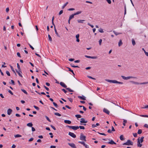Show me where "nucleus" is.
Returning a JSON list of instances; mask_svg holds the SVG:
<instances>
[{"instance_id":"61","label":"nucleus","mask_w":148,"mask_h":148,"mask_svg":"<svg viewBox=\"0 0 148 148\" xmlns=\"http://www.w3.org/2000/svg\"><path fill=\"white\" fill-rule=\"evenodd\" d=\"M144 127H145L148 128V125L147 124H145L144 125Z\"/></svg>"},{"instance_id":"42","label":"nucleus","mask_w":148,"mask_h":148,"mask_svg":"<svg viewBox=\"0 0 148 148\" xmlns=\"http://www.w3.org/2000/svg\"><path fill=\"white\" fill-rule=\"evenodd\" d=\"M34 108H35L37 110H39V108L38 107H37L35 106H34Z\"/></svg>"},{"instance_id":"27","label":"nucleus","mask_w":148,"mask_h":148,"mask_svg":"<svg viewBox=\"0 0 148 148\" xmlns=\"http://www.w3.org/2000/svg\"><path fill=\"white\" fill-rule=\"evenodd\" d=\"M48 38H49V40L50 42H52V39L51 37V36H50V35L49 34H48Z\"/></svg>"},{"instance_id":"51","label":"nucleus","mask_w":148,"mask_h":148,"mask_svg":"<svg viewBox=\"0 0 148 148\" xmlns=\"http://www.w3.org/2000/svg\"><path fill=\"white\" fill-rule=\"evenodd\" d=\"M63 12V10H60L59 12V15H60Z\"/></svg>"},{"instance_id":"17","label":"nucleus","mask_w":148,"mask_h":148,"mask_svg":"<svg viewBox=\"0 0 148 148\" xmlns=\"http://www.w3.org/2000/svg\"><path fill=\"white\" fill-rule=\"evenodd\" d=\"M130 82L133 84H140V83H138V82H135L133 81H131Z\"/></svg>"},{"instance_id":"57","label":"nucleus","mask_w":148,"mask_h":148,"mask_svg":"<svg viewBox=\"0 0 148 148\" xmlns=\"http://www.w3.org/2000/svg\"><path fill=\"white\" fill-rule=\"evenodd\" d=\"M29 45L30 47L32 49L34 50V48L31 45L29 44H28Z\"/></svg>"},{"instance_id":"52","label":"nucleus","mask_w":148,"mask_h":148,"mask_svg":"<svg viewBox=\"0 0 148 148\" xmlns=\"http://www.w3.org/2000/svg\"><path fill=\"white\" fill-rule=\"evenodd\" d=\"M50 126L54 130H56V128L54 126L52 125H51Z\"/></svg>"},{"instance_id":"19","label":"nucleus","mask_w":148,"mask_h":148,"mask_svg":"<svg viewBox=\"0 0 148 148\" xmlns=\"http://www.w3.org/2000/svg\"><path fill=\"white\" fill-rule=\"evenodd\" d=\"M54 16H53L52 17V24L54 26V27L55 28V27H56L55 25V24H54V22H53V20L54 19Z\"/></svg>"},{"instance_id":"49","label":"nucleus","mask_w":148,"mask_h":148,"mask_svg":"<svg viewBox=\"0 0 148 148\" xmlns=\"http://www.w3.org/2000/svg\"><path fill=\"white\" fill-rule=\"evenodd\" d=\"M45 118H46V119H47L48 121H49V122H51V121L50 120V119H49V118H48V117L47 116H45Z\"/></svg>"},{"instance_id":"13","label":"nucleus","mask_w":148,"mask_h":148,"mask_svg":"<svg viewBox=\"0 0 148 148\" xmlns=\"http://www.w3.org/2000/svg\"><path fill=\"white\" fill-rule=\"evenodd\" d=\"M78 98L80 99L83 100H86V98L84 96H78Z\"/></svg>"},{"instance_id":"1","label":"nucleus","mask_w":148,"mask_h":148,"mask_svg":"<svg viewBox=\"0 0 148 148\" xmlns=\"http://www.w3.org/2000/svg\"><path fill=\"white\" fill-rule=\"evenodd\" d=\"M106 81L110 83H112L114 84H123V83L122 82H118L116 80H111L108 79H106Z\"/></svg>"},{"instance_id":"59","label":"nucleus","mask_w":148,"mask_h":148,"mask_svg":"<svg viewBox=\"0 0 148 148\" xmlns=\"http://www.w3.org/2000/svg\"><path fill=\"white\" fill-rule=\"evenodd\" d=\"M75 10V9L74 8H71L69 9H68V10L69 11H73V10Z\"/></svg>"},{"instance_id":"29","label":"nucleus","mask_w":148,"mask_h":148,"mask_svg":"<svg viewBox=\"0 0 148 148\" xmlns=\"http://www.w3.org/2000/svg\"><path fill=\"white\" fill-rule=\"evenodd\" d=\"M85 20H77V21L78 23H83V21H84Z\"/></svg>"},{"instance_id":"34","label":"nucleus","mask_w":148,"mask_h":148,"mask_svg":"<svg viewBox=\"0 0 148 148\" xmlns=\"http://www.w3.org/2000/svg\"><path fill=\"white\" fill-rule=\"evenodd\" d=\"M76 117L77 118H79L81 117L82 116L81 115L79 114H76L75 115Z\"/></svg>"},{"instance_id":"2","label":"nucleus","mask_w":148,"mask_h":148,"mask_svg":"<svg viewBox=\"0 0 148 148\" xmlns=\"http://www.w3.org/2000/svg\"><path fill=\"white\" fill-rule=\"evenodd\" d=\"M133 143L130 140H128L127 141L123 143V145H133Z\"/></svg>"},{"instance_id":"47","label":"nucleus","mask_w":148,"mask_h":148,"mask_svg":"<svg viewBox=\"0 0 148 148\" xmlns=\"http://www.w3.org/2000/svg\"><path fill=\"white\" fill-rule=\"evenodd\" d=\"M10 68H11V69L12 70V71H13L14 73H15V71L14 70V69H13V67H12V66H11V65H10Z\"/></svg>"},{"instance_id":"8","label":"nucleus","mask_w":148,"mask_h":148,"mask_svg":"<svg viewBox=\"0 0 148 148\" xmlns=\"http://www.w3.org/2000/svg\"><path fill=\"white\" fill-rule=\"evenodd\" d=\"M137 146L138 147H141L142 146V144L140 143V140L139 139V138L137 140Z\"/></svg>"},{"instance_id":"46","label":"nucleus","mask_w":148,"mask_h":148,"mask_svg":"<svg viewBox=\"0 0 148 148\" xmlns=\"http://www.w3.org/2000/svg\"><path fill=\"white\" fill-rule=\"evenodd\" d=\"M11 84H12L13 85H15L14 82V80H11ZM10 83L11 84L10 82Z\"/></svg>"},{"instance_id":"32","label":"nucleus","mask_w":148,"mask_h":148,"mask_svg":"<svg viewBox=\"0 0 148 148\" xmlns=\"http://www.w3.org/2000/svg\"><path fill=\"white\" fill-rule=\"evenodd\" d=\"M142 130H140V129H139L138 130V134H141L142 133Z\"/></svg>"},{"instance_id":"16","label":"nucleus","mask_w":148,"mask_h":148,"mask_svg":"<svg viewBox=\"0 0 148 148\" xmlns=\"http://www.w3.org/2000/svg\"><path fill=\"white\" fill-rule=\"evenodd\" d=\"M75 16V15H74V14H73L71 15H70L69 17V20H71L74 17V16Z\"/></svg>"},{"instance_id":"54","label":"nucleus","mask_w":148,"mask_h":148,"mask_svg":"<svg viewBox=\"0 0 148 148\" xmlns=\"http://www.w3.org/2000/svg\"><path fill=\"white\" fill-rule=\"evenodd\" d=\"M44 87L47 90V91H49V88H47V87L46 86H45L44 85Z\"/></svg>"},{"instance_id":"6","label":"nucleus","mask_w":148,"mask_h":148,"mask_svg":"<svg viewBox=\"0 0 148 148\" xmlns=\"http://www.w3.org/2000/svg\"><path fill=\"white\" fill-rule=\"evenodd\" d=\"M69 135L73 138H75L76 137V135L74 133L71 132H69Z\"/></svg>"},{"instance_id":"12","label":"nucleus","mask_w":148,"mask_h":148,"mask_svg":"<svg viewBox=\"0 0 148 148\" xmlns=\"http://www.w3.org/2000/svg\"><path fill=\"white\" fill-rule=\"evenodd\" d=\"M80 123H87L88 121H85V119L84 118H81L80 121Z\"/></svg>"},{"instance_id":"50","label":"nucleus","mask_w":148,"mask_h":148,"mask_svg":"<svg viewBox=\"0 0 148 148\" xmlns=\"http://www.w3.org/2000/svg\"><path fill=\"white\" fill-rule=\"evenodd\" d=\"M148 84V83H147V82H144L143 83H140V84Z\"/></svg>"},{"instance_id":"21","label":"nucleus","mask_w":148,"mask_h":148,"mask_svg":"<svg viewBox=\"0 0 148 148\" xmlns=\"http://www.w3.org/2000/svg\"><path fill=\"white\" fill-rule=\"evenodd\" d=\"M120 139L121 140H124V138H123V135H121L120 136Z\"/></svg>"},{"instance_id":"30","label":"nucleus","mask_w":148,"mask_h":148,"mask_svg":"<svg viewBox=\"0 0 148 148\" xmlns=\"http://www.w3.org/2000/svg\"><path fill=\"white\" fill-rule=\"evenodd\" d=\"M144 138V137H143V136H142L141 137V138H140V142L141 143H142V142H143Z\"/></svg>"},{"instance_id":"18","label":"nucleus","mask_w":148,"mask_h":148,"mask_svg":"<svg viewBox=\"0 0 148 148\" xmlns=\"http://www.w3.org/2000/svg\"><path fill=\"white\" fill-rule=\"evenodd\" d=\"M82 12L81 11H79L74 13V15H75L81 14L82 13Z\"/></svg>"},{"instance_id":"39","label":"nucleus","mask_w":148,"mask_h":148,"mask_svg":"<svg viewBox=\"0 0 148 148\" xmlns=\"http://www.w3.org/2000/svg\"><path fill=\"white\" fill-rule=\"evenodd\" d=\"M54 114L58 116H61V115L60 113H57V112L55 113H54Z\"/></svg>"},{"instance_id":"60","label":"nucleus","mask_w":148,"mask_h":148,"mask_svg":"<svg viewBox=\"0 0 148 148\" xmlns=\"http://www.w3.org/2000/svg\"><path fill=\"white\" fill-rule=\"evenodd\" d=\"M133 135L134 137H136L137 136V134L136 133H133Z\"/></svg>"},{"instance_id":"45","label":"nucleus","mask_w":148,"mask_h":148,"mask_svg":"<svg viewBox=\"0 0 148 148\" xmlns=\"http://www.w3.org/2000/svg\"><path fill=\"white\" fill-rule=\"evenodd\" d=\"M89 78H90V79H94V80H95L96 79L95 78H94L93 77H92L90 76H87Z\"/></svg>"},{"instance_id":"11","label":"nucleus","mask_w":148,"mask_h":148,"mask_svg":"<svg viewBox=\"0 0 148 148\" xmlns=\"http://www.w3.org/2000/svg\"><path fill=\"white\" fill-rule=\"evenodd\" d=\"M103 111L108 114H110V112L106 108H104L103 109Z\"/></svg>"},{"instance_id":"7","label":"nucleus","mask_w":148,"mask_h":148,"mask_svg":"<svg viewBox=\"0 0 148 148\" xmlns=\"http://www.w3.org/2000/svg\"><path fill=\"white\" fill-rule=\"evenodd\" d=\"M68 144L72 148H76L75 145L73 143H69Z\"/></svg>"},{"instance_id":"35","label":"nucleus","mask_w":148,"mask_h":148,"mask_svg":"<svg viewBox=\"0 0 148 148\" xmlns=\"http://www.w3.org/2000/svg\"><path fill=\"white\" fill-rule=\"evenodd\" d=\"M21 90L22 91V92H23L24 93H25L26 95H27L28 93L25 90L23 89H21Z\"/></svg>"},{"instance_id":"53","label":"nucleus","mask_w":148,"mask_h":148,"mask_svg":"<svg viewBox=\"0 0 148 148\" xmlns=\"http://www.w3.org/2000/svg\"><path fill=\"white\" fill-rule=\"evenodd\" d=\"M102 41V40L101 39H100L99 40V45H101Z\"/></svg>"},{"instance_id":"22","label":"nucleus","mask_w":148,"mask_h":148,"mask_svg":"<svg viewBox=\"0 0 148 148\" xmlns=\"http://www.w3.org/2000/svg\"><path fill=\"white\" fill-rule=\"evenodd\" d=\"M132 44L133 46H134L136 44V42L134 40V39H132Z\"/></svg>"},{"instance_id":"24","label":"nucleus","mask_w":148,"mask_h":148,"mask_svg":"<svg viewBox=\"0 0 148 148\" xmlns=\"http://www.w3.org/2000/svg\"><path fill=\"white\" fill-rule=\"evenodd\" d=\"M67 68L69 69V71H70L74 75H75V74L73 72V70L71 69V68L69 67H67Z\"/></svg>"},{"instance_id":"33","label":"nucleus","mask_w":148,"mask_h":148,"mask_svg":"<svg viewBox=\"0 0 148 148\" xmlns=\"http://www.w3.org/2000/svg\"><path fill=\"white\" fill-rule=\"evenodd\" d=\"M123 125L124 126H125V123H127V121L126 120L123 119Z\"/></svg>"},{"instance_id":"37","label":"nucleus","mask_w":148,"mask_h":148,"mask_svg":"<svg viewBox=\"0 0 148 148\" xmlns=\"http://www.w3.org/2000/svg\"><path fill=\"white\" fill-rule=\"evenodd\" d=\"M54 30H55V33L58 36H59V35H58V33L57 32V30L56 29V27L54 28Z\"/></svg>"},{"instance_id":"28","label":"nucleus","mask_w":148,"mask_h":148,"mask_svg":"<svg viewBox=\"0 0 148 148\" xmlns=\"http://www.w3.org/2000/svg\"><path fill=\"white\" fill-rule=\"evenodd\" d=\"M66 89L69 92H73L74 91L73 90L71 89L70 88H66Z\"/></svg>"},{"instance_id":"9","label":"nucleus","mask_w":148,"mask_h":148,"mask_svg":"<svg viewBox=\"0 0 148 148\" xmlns=\"http://www.w3.org/2000/svg\"><path fill=\"white\" fill-rule=\"evenodd\" d=\"M108 144L113 145V144H116L115 143L113 140H111L108 143Z\"/></svg>"},{"instance_id":"58","label":"nucleus","mask_w":148,"mask_h":148,"mask_svg":"<svg viewBox=\"0 0 148 148\" xmlns=\"http://www.w3.org/2000/svg\"><path fill=\"white\" fill-rule=\"evenodd\" d=\"M97 58V56H91V58L93 59H96Z\"/></svg>"},{"instance_id":"62","label":"nucleus","mask_w":148,"mask_h":148,"mask_svg":"<svg viewBox=\"0 0 148 148\" xmlns=\"http://www.w3.org/2000/svg\"><path fill=\"white\" fill-rule=\"evenodd\" d=\"M34 140V138H31L29 140V141L31 142L32 141Z\"/></svg>"},{"instance_id":"38","label":"nucleus","mask_w":148,"mask_h":148,"mask_svg":"<svg viewBox=\"0 0 148 148\" xmlns=\"http://www.w3.org/2000/svg\"><path fill=\"white\" fill-rule=\"evenodd\" d=\"M79 127L80 129L84 130L85 129V127L83 126H79Z\"/></svg>"},{"instance_id":"31","label":"nucleus","mask_w":148,"mask_h":148,"mask_svg":"<svg viewBox=\"0 0 148 148\" xmlns=\"http://www.w3.org/2000/svg\"><path fill=\"white\" fill-rule=\"evenodd\" d=\"M71 66L73 67H74V68H76V67L79 68V66H78L74 65H73V64H71Z\"/></svg>"},{"instance_id":"5","label":"nucleus","mask_w":148,"mask_h":148,"mask_svg":"<svg viewBox=\"0 0 148 148\" xmlns=\"http://www.w3.org/2000/svg\"><path fill=\"white\" fill-rule=\"evenodd\" d=\"M121 77L123 79H125V80H127V79H129L131 78H135V79L137 78L136 77H132V76H128V77H125L124 76L122 75L121 76Z\"/></svg>"},{"instance_id":"41","label":"nucleus","mask_w":148,"mask_h":148,"mask_svg":"<svg viewBox=\"0 0 148 148\" xmlns=\"http://www.w3.org/2000/svg\"><path fill=\"white\" fill-rule=\"evenodd\" d=\"M99 32L103 33L104 32L103 30L102 29L100 28L99 29Z\"/></svg>"},{"instance_id":"44","label":"nucleus","mask_w":148,"mask_h":148,"mask_svg":"<svg viewBox=\"0 0 148 148\" xmlns=\"http://www.w3.org/2000/svg\"><path fill=\"white\" fill-rule=\"evenodd\" d=\"M6 74L8 75V76H10V73L8 71H6Z\"/></svg>"},{"instance_id":"25","label":"nucleus","mask_w":148,"mask_h":148,"mask_svg":"<svg viewBox=\"0 0 148 148\" xmlns=\"http://www.w3.org/2000/svg\"><path fill=\"white\" fill-rule=\"evenodd\" d=\"M113 32H114V34L116 36L118 35H119V34H121L122 33H118L117 32H116L115 31H113Z\"/></svg>"},{"instance_id":"23","label":"nucleus","mask_w":148,"mask_h":148,"mask_svg":"<svg viewBox=\"0 0 148 148\" xmlns=\"http://www.w3.org/2000/svg\"><path fill=\"white\" fill-rule=\"evenodd\" d=\"M68 2H66L65 3L63 6L62 7V9H63L68 4Z\"/></svg>"},{"instance_id":"40","label":"nucleus","mask_w":148,"mask_h":148,"mask_svg":"<svg viewBox=\"0 0 148 148\" xmlns=\"http://www.w3.org/2000/svg\"><path fill=\"white\" fill-rule=\"evenodd\" d=\"M78 143H80L81 144H82L84 146V145H85V143H84V142H83V141H79L78 142Z\"/></svg>"},{"instance_id":"10","label":"nucleus","mask_w":148,"mask_h":148,"mask_svg":"<svg viewBox=\"0 0 148 148\" xmlns=\"http://www.w3.org/2000/svg\"><path fill=\"white\" fill-rule=\"evenodd\" d=\"M60 85L62 86L64 88H66L67 87V86L65 85V84L63 82H61L60 83Z\"/></svg>"},{"instance_id":"20","label":"nucleus","mask_w":148,"mask_h":148,"mask_svg":"<svg viewBox=\"0 0 148 148\" xmlns=\"http://www.w3.org/2000/svg\"><path fill=\"white\" fill-rule=\"evenodd\" d=\"M33 125V124L32 123H27V126L29 127H32V126Z\"/></svg>"},{"instance_id":"55","label":"nucleus","mask_w":148,"mask_h":148,"mask_svg":"<svg viewBox=\"0 0 148 148\" xmlns=\"http://www.w3.org/2000/svg\"><path fill=\"white\" fill-rule=\"evenodd\" d=\"M88 25L90 26L92 28H93L94 27V26L92 25H91L89 23H88Z\"/></svg>"},{"instance_id":"26","label":"nucleus","mask_w":148,"mask_h":148,"mask_svg":"<svg viewBox=\"0 0 148 148\" xmlns=\"http://www.w3.org/2000/svg\"><path fill=\"white\" fill-rule=\"evenodd\" d=\"M123 44L121 40H120L118 43L119 46H121Z\"/></svg>"},{"instance_id":"3","label":"nucleus","mask_w":148,"mask_h":148,"mask_svg":"<svg viewBox=\"0 0 148 148\" xmlns=\"http://www.w3.org/2000/svg\"><path fill=\"white\" fill-rule=\"evenodd\" d=\"M86 136H84L83 134L81 133L80 136V140H84L85 141H86Z\"/></svg>"},{"instance_id":"14","label":"nucleus","mask_w":148,"mask_h":148,"mask_svg":"<svg viewBox=\"0 0 148 148\" xmlns=\"http://www.w3.org/2000/svg\"><path fill=\"white\" fill-rule=\"evenodd\" d=\"M12 112V110L11 109H8L7 110V114L8 115H10Z\"/></svg>"},{"instance_id":"63","label":"nucleus","mask_w":148,"mask_h":148,"mask_svg":"<svg viewBox=\"0 0 148 148\" xmlns=\"http://www.w3.org/2000/svg\"><path fill=\"white\" fill-rule=\"evenodd\" d=\"M62 90L65 93H66L67 92V91L64 89H62Z\"/></svg>"},{"instance_id":"15","label":"nucleus","mask_w":148,"mask_h":148,"mask_svg":"<svg viewBox=\"0 0 148 148\" xmlns=\"http://www.w3.org/2000/svg\"><path fill=\"white\" fill-rule=\"evenodd\" d=\"M64 122L68 124H71V123L70 121L69 120H65L64 121Z\"/></svg>"},{"instance_id":"64","label":"nucleus","mask_w":148,"mask_h":148,"mask_svg":"<svg viewBox=\"0 0 148 148\" xmlns=\"http://www.w3.org/2000/svg\"><path fill=\"white\" fill-rule=\"evenodd\" d=\"M84 146L86 148H89V146L85 144V145H84Z\"/></svg>"},{"instance_id":"48","label":"nucleus","mask_w":148,"mask_h":148,"mask_svg":"<svg viewBox=\"0 0 148 148\" xmlns=\"http://www.w3.org/2000/svg\"><path fill=\"white\" fill-rule=\"evenodd\" d=\"M68 99H69V101L70 102H73V99L72 98H68Z\"/></svg>"},{"instance_id":"36","label":"nucleus","mask_w":148,"mask_h":148,"mask_svg":"<svg viewBox=\"0 0 148 148\" xmlns=\"http://www.w3.org/2000/svg\"><path fill=\"white\" fill-rule=\"evenodd\" d=\"M140 116L143 117H148V115H140Z\"/></svg>"},{"instance_id":"43","label":"nucleus","mask_w":148,"mask_h":148,"mask_svg":"<svg viewBox=\"0 0 148 148\" xmlns=\"http://www.w3.org/2000/svg\"><path fill=\"white\" fill-rule=\"evenodd\" d=\"M53 104L57 108L58 107V105L56 103H55V102H53Z\"/></svg>"},{"instance_id":"56","label":"nucleus","mask_w":148,"mask_h":148,"mask_svg":"<svg viewBox=\"0 0 148 148\" xmlns=\"http://www.w3.org/2000/svg\"><path fill=\"white\" fill-rule=\"evenodd\" d=\"M106 1L109 4H110L111 3V1L110 0H106Z\"/></svg>"},{"instance_id":"4","label":"nucleus","mask_w":148,"mask_h":148,"mask_svg":"<svg viewBox=\"0 0 148 148\" xmlns=\"http://www.w3.org/2000/svg\"><path fill=\"white\" fill-rule=\"evenodd\" d=\"M68 127L69 128L72 129L74 130H76L79 128V126H69L68 125Z\"/></svg>"}]
</instances>
